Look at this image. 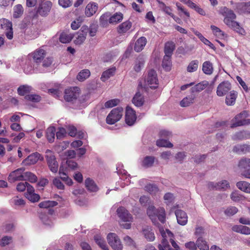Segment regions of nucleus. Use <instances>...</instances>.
Returning <instances> with one entry per match:
<instances>
[{
	"label": "nucleus",
	"instance_id": "3",
	"mask_svg": "<svg viewBox=\"0 0 250 250\" xmlns=\"http://www.w3.org/2000/svg\"><path fill=\"white\" fill-rule=\"evenodd\" d=\"M248 116L249 114L247 110H244L240 114L237 115L232 120V121H234V123L231 125L230 127L233 128L237 126L250 125V119H246Z\"/></svg>",
	"mask_w": 250,
	"mask_h": 250
},
{
	"label": "nucleus",
	"instance_id": "60",
	"mask_svg": "<svg viewBox=\"0 0 250 250\" xmlns=\"http://www.w3.org/2000/svg\"><path fill=\"white\" fill-rule=\"evenodd\" d=\"M10 136L12 138V142L14 143H18L22 138L24 137L25 134L23 132H21L18 134L17 133H12Z\"/></svg>",
	"mask_w": 250,
	"mask_h": 250
},
{
	"label": "nucleus",
	"instance_id": "62",
	"mask_svg": "<svg viewBox=\"0 0 250 250\" xmlns=\"http://www.w3.org/2000/svg\"><path fill=\"white\" fill-rule=\"evenodd\" d=\"M238 209L235 207H229L224 211L225 214L229 216H232L238 212Z\"/></svg>",
	"mask_w": 250,
	"mask_h": 250
},
{
	"label": "nucleus",
	"instance_id": "46",
	"mask_svg": "<svg viewBox=\"0 0 250 250\" xmlns=\"http://www.w3.org/2000/svg\"><path fill=\"white\" fill-rule=\"evenodd\" d=\"M166 213L165 209L163 207L157 208V219L162 223L166 222Z\"/></svg>",
	"mask_w": 250,
	"mask_h": 250
},
{
	"label": "nucleus",
	"instance_id": "18",
	"mask_svg": "<svg viewBox=\"0 0 250 250\" xmlns=\"http://www.w3.org/2000/svg\"><path fill=\"white\" fill-rule=\"evenodd\" d=\"M159 231L161 233V236L162 237V233L161 230H164L163 231L166 233V241H167V242H168V240H169L171 242L172 246L176 249L175 250H179V247L178 245L176 244V243L173 240L172 238L173 236V235L172 233L168 229H164L162 227H159ZM169 244V243H168Z\"/></svg>",
	"mask_w": 250,
	"mask_h": 250
},
{
	"label": "nucleus",
	"instance_id": "11",
	"mask_svg": "<svg viewBox=\"0 0 250 250\" xmlns=\"http://www.w3.org/2000/svg\"><path fill=\"white\" fill-rule=\"evenodd\" d=\"M123 110H111L106 117V121L108 124L113 125L120 120L122 116Z\"/></svg>",
	"mask_w": 250,
	"mask_h": 250
},
{
	"label": "nucleus",
	"instance_id": "45",
	"mask_svg": "<svg viewBox=\"0 0 250 250\" xmlns=\"http://www.w3.org/2000/svg\"><path fill=\"white\" fill-rule=\"evenodd\" d=\"M90 75V72L88 69H83L78 73L77 79L80 82H83L87 79Z\"/></svg>",
	"mask_w": 250,
	"mask_h": 250
},
{
	"label": "nucleus",
	"instance_id": "8",
	"mask_svg": "<svg viewBox=\"0 0 250 250\" xmlns=\"http://www.w3.org/2000/svg\"><path fill=\"white\" fill-rule=\"evenodd\" d=\"M25 168L21 167L11 172L8 177L9 182L13 183L17 181H23Z\"/></svg>",
	"mask_w": 250,
	"mask_h": 250
},
{
	"label": "nucleus",
	"instance_id": "34",
	"mask_svg": "<svg viewBox=\"0 0 250 250\" xmlns=\"http://www.w3.org/2000/svg\"><path fill=\"white\" fill-rule=\"evenodd\" d=\"M155 157L154 156H147L142 161L141 165L145 168H148L152 166L154 163Z\"/></svg>",
	"mask_w": 250,
	"mask_h": 250
},
{
	"label": "nucleus",
	"instance_id": "33",
	"mask_svg": "<svg viewBox=\"0 0 250 250\" xmlns=\"http://www.w3.org/2000/svg\"><path fill=\"white\" fill-rule=\"evenodd\" d=\"M87 32L82 30L77 34V36L74 40V43L77 45L82 44L86 39Z\"/></svg>",
	"mask_w": 250,
	"mask_h": 250
},
{
	"label": "nucleus",
	"instance_id": "35",
	"mask_svg": "<svg viewBox=\"0 0 250 250\" xmlns=\"http://www.w3.org/2000/svg\"><path fill=\"white\" fill-rule=\"evenodd\" d=\"M208 85V82L206 81H202L191 88L192 92H199L206 88Z\"/></svg>",
	"mask_w": 250,
	"mask_h": 250
},
{
	"label": "nucleus",
	"instance_id": "57",
	"mask_svg": "<svg viewBox=\"0 0 250 250\" xmlns=\"http://www.w3.org/2000/svg\"><path fill=\"white\" fill-rule=\"evenodd\" d=\"M230 198L234 202H239L244 200V197L240 194L238 191H234L231 193Z\"/></svg>",
	"mask_w": 250,
	"mask_h": 250
},
{
	"label": "nucleus",
	"instance_id": "2",
	"mask_svg": "<svg viewBox=\"0 0 250 250\" xmlns=\"http://www.w3.org/2000/svg\"><path fill=\"white\" fill-rule=\"evenodd\" d=\"M116 211L118 216L120 218V226L125 229H130L131 223L133 220L132 215L123 207L119 208Z\"/></svg>",
	"mask_w": 250,
	"mask_h": 250
},
{
	"label": "nucleus",
	"instance_id": "23",
	"mask_svg": "<svg viewBox=\"0 0 250 250\" xmlns=\"http://www.w3.org/2000/svg\"><path fill=\"white\" fill-rule=\"evenodd\" d=\"M238 96V92L235 90H231L226 96L225 103L228 105H233L235 104Z\"/></svg>",
	"mask_w": 250,
	"mask_h": 250
},
{
	"label": "nucleus",
	"instance_id": "29",
	"mask_svg": "<svg viewBox=\"0 0 250 250\" xmlns=\"http://www.w3.org/2000/svg\"><path fill=\"white\" fill-rule=\"evenodd\" d=\"M202 71L206 75H211L213 72L212 63L208 61L204 62L202 64Z\"/></svg>",
	"mask_w": 250,
	"mask_h": 250
},
{
	"label": "nucleus",
	"instance_id": "5",
	"mask_svg": "<svg viewBox=\"0 0 250 250\" xmlns=\"http://www.w3.org/2000/svg\"><path fill=\"white\" fill-rule=\"evenodd\" d=\"M80 93V88L77 86L66 88L64 92V99L68 102H72L77 99Z\"/></svg>",
	"mask_w": 250,
	"mask_h": 250
},
{
	"label": "nucleus",
	"instance_id": "56",
	"mask_svg": "<svg viewBox=\"0 0 250 250\" xmlns=\"http://www.w3.org/2000/svg\"><path fill=\"white\" fill-rule=\"evenodd\" d=\"M24 98L33 103L39 102L41 100V97L37 94H28L25 96Z\"/></svg>",
	"mask_w": 250,
	"mask_h": 250
},
{
	"label": "nucleus",
	"instance_id": "30",
	"mask_svg": "<svg viewBox=\"0 0 250 250\" xmlns=\"http://www.w3.org/2000/svg\"><path fill=\"white\" fill-rule=\"evenodd\" d=\"M162 66L166 71H169L172 67L171 57L165 55L164 56Z\"/></svg>",
	"mask_w": 250,
	"mask_h": 250
},
{
	"label": "nucleus",
	"instance_id": "58",
	"mask_svg": "<svg viewBox=\"0 0 250 250\" xmlns=\"http://www.w3.org/2000/svg\"><path fill=\"white\" fill-rule=\"evenodd\" d=\"M120 100L118 99H114L110 100L104 104V106L106 108H112L119 104Z\"/></svg>",
	"mask_w": 250,
	"mask_h": 250
},
{
	"label": "nucleus",
	"instance_id": "48",
	"mask_svg": "<svg viewBox=\"0 0 250 250\" xmlns=\"http://www.w3.org/2000/svg\"><path fill=\"white\" fill-rule=\"evenodd\" d=\"M94 240L96 243L104 250H108V247L105 241L100 236L96 235L94 236Z\"/></svg>",
	"mask_w": 250,
	"mask_h": 250
},
{
	"label": "nucleus",
	"instance_id": "50",
	"mask_svg": "<svg viewBox=\"0 0 250 250\" xmlns=\"http://www.w3.org/2000/svg\"><path fill=\"white\" fill-rule=\"evenodd\" d=\"M37 177L31 172H25L24 173L23 181L28 180L31 183H35L37 181Z\"/></svg>",
	"mask_w": 250,
	"mask_h": 250
},
{
	"label": "nucleus",
	"instance_id": "42",
	"mask_svg": "<svg viewBox=\"0 0 250 250\" xmlns=\"http://www.w3.org/2000/svg\"><path fill=\"white\" fill-rule=\"evenodd\" d=\"M199 64V62L197 60L191 61L187 67V71L189 73L196 71L198 68Z\"/></svg>",
	"mask_w": 250,
	"mask_h": 250
},
{
	"label": "nucleus",
	"instance_id": "44",
	"mask_svg": "<svg viewBox=\"0 0 250 250\" xmlns=\"http://www.w3.org/2000/svg\"><path fill=\"white\" fill-rule=\"evenodd\" d=\"M32 87L27 85H21L18 88V93L21 96H26L32 90Z\"/></svg>",
	"mask_w": 250,
	"mask_h": 250
},
{
	"label": "nucleus",
	"instance_id": "37",
	"mask_svg": "<svg viewBox=\"0 0 250 250\" xmlns=\"http://www.w3.org/2000/svg\"><path fill=\"white\" fill-rule=\"evenodd\" d=\"M55 133L56 129L54 126H50L46 129V136L47 139L50 143H52L54 142Z\"/></svg>",
	"mask_w": 250,
	"mask_h": 250
},
{
	"label": "nucleus",
	"instance_id": "49",
	"mask_svg": "<svg viewBox=\"0 0 250 250\" xmlns=\"http://www.w3.org/2000/svg\"><path fill=\"white\" fill-rule=\"evenodd\" d=\"M238 166L241 169H245L250 167V159L247 158H242L239 161Z\"/></svg>",
	"mask_w": 250,
	"mask_h": 250
},
{
	"label": "nucleus",
	"instance_id": "15",
	"mask_svg": "<svg viewBox=\"0 0 250 250\" xmlns=\"http://www.w3.org/2000/svg\"><path fill=\"white\" fill-rule=\"evenodd\" d=\"M46 51L43 49H38L31 53V56L34 62L37 63H40L44 59L46 56Z\"/></svg>",
	"mask_w": 250,
	"mask_h": 250
},
{
	"label": "nucleus",
	"instance_id": "28",
	"mask_svg": "<svg viewBox=\"0 0 250 250\" xmlns=\"http://www.w3.org/2000/svg\"><path fill=\"white\" fill-rule=\"evenodd\" d=\"M145 62V60L143 56H139L135 62V64L133 67V69L136 72L141 71L142 68L144 67Z\"/></svg>",
	"mask_w": 250,
	"mask_h": 250
},
{
	"label": "nucleus",
	"instance_id": "55",
	"mask_svg": "<svg viewBox=\"0 0 250 250\" xmlns=\"http://www.w3.org/2000/svg\"><path fill=\"white\" fill-rule=\"evenodd\" d=\"M157 2L159 3V7L166 14L172 16L173 14L172 13V10L170 7L167 6L163 2H160L157 0Z\"/></svg>",
	"mask_w": 250,
	"mask_h": 250
},
{
	"label": "nucleus",
	"instance_id": "24",
	"mask_svg": "<svg viewBox=\"0 0 250 250\" xmlns=\"http://www.w3.org/2000/svg\"><path fill=\"white\" fill-rule=\"evenodd\" d=\"M175 49V43L174 42L171 41L166 42L164 46L165 55L171 57Z\"/></svg>",
	"mask_w": 250,
	"mask_h": 250
},
{
	"label": "nucleus",
	"instance_id": "54",
	"mask_svg": "<svg viewBox=\"0 0 250 250\" xmlns=\"http://www.w3.org/2000/svg\"><path fill=\"white\" fill-rule=\"evenodd\" d=\"M194 97L188 96L184 98L180 102V105L183 107H186L193 103Z\"/></svg>",
	"mask_w": 250,
	"mask_h": 250
},
{
	"label": "nucleus",
	"instance_id": "10",
	"mask_svg": "<svg viewBox=\"0 0 250 250\" xmlns=\"http://www.w3.org/2000/svg\"><path fill=\"white\" fill-rule=\"evenodd\" d=\"M147 85L151 89L156 88V71L154 68H150L146 79Z\"/></svg>",
	"mask_w": 250,
	"mask_h": 250
},
{
	"label": "nucleus",
	"instance_id": "31",
	"mask_svg": "<svg viewBox=\"0 0 250 250\" xmlns=\"http://www.w3.org/2000/svg\"><path fill=\"white\" fill-rule=\"evenodd\" d=\"M115 67H112L104 71L101 77V81L103 82H105L109 78L113 76L115 74Z\"/></svg>",
	"mask_w": 250,
	"mask_h": 250
},
{
	"label": "nucleus",
	"instance_id": "47",
	"mask_svg": "<svg viewBox=\"0 0 250 250\" xmlns=\"http://www.w3.org/2000/svg\"><path fill=\"white\" fill-rule=\"evenodd\" d=\"M197 247L200 250H209V247L206 242L201 237H199L196 241Z\"/></svg>",
	"mask_w": 250,
	"mask_h": 250
},
{
	"label": "nucleus",
	"instance_id": "64",
	"mask_svg": "<svg viewBox=\"0 0 250 250\" xmlns=\"http://www.w3.org/2000/svg\"><path fill=\"white\" fill-rule=\"evenodd\" d=\"M40 217L44 225L49 226L52 225V222L47 215L42 214Z\"/></svg>",
	"mask_w": 250,
	"mask_h": 250
},
{
	"label": "nucleus",
	"instance_id": "51",
	"mask_svg": "<svg viewBox=\"0 0 250 250\" xmlns=\"http://www.w3.org/2000/svg\"><path fill=\"white\" fill-rule=\"evenodd\" d=\"M58 205V203L54 201H45L43 202H41L39 206L41 208H49L51 207H53Z\"/></svg>",
	"mask_w": 250,
	"mask_h": 250
},
{
	"label": "nucleus",
	"instance_id": "61",
	"mask_svg": "<svg viewBox=\"0 0 250 250\" xmlns=\"http://www.w3.org/2000/svg\"><path fill=\"white\" fill-rule=\"evenodd\" d=\"M188 6L192 9H194L196 11H197L201 15H205L206 14L205 11L202 8L197 5L192 1L190 2Z\"/></svg>",
	"mask_w": 250,
	"mask_h": 250
},
{
	"label": "nucleus",
	"instance_id": "25",
	"mask_svg": "<svg viewBox=\"0 0 250 250\" xmlns=\"http://www.w3.org/2000/svg\"><path fill=\"white\" fill-rule=\"evenodd\" d=\"M132 27V22L126 21L120 24L117 27V32L119 34H124L128 31Z\"/></svg>",
	"mask_w": 250,
	"mask_h": 250
},
{
	"label": "nucleus",
	"instance_id": "52",
	"mask_svg": "<svg viewBox=\"0 0 250 250\" xmlns=\"http://www.w3.org/2000/svg\"><path fill=\"white\" fill-rule=\"evenodd\" d=\"M157 146L171 148L173 147V145L172 143L167 141V139H160L157 140Z\"/></svg>",
	"mask_w": 250,
	"mask_h": 250
},
{
	"label": "nucleus",
	"instance_id": "36",
	"mask_svg": "<svg viewBox=\"0 0 250 250\" xmlns=\"http://www.w3.org/2000/svg\"><path fill=\"white\" fill-rule=\"evenodd\" d=\"M132 103L137 107H140L143 104L144 99L139 92H137L133 98Z\"/></svg>",
	"mask_w": 250,
	"mask_h": 250
},
{
	"label": "nucleus",
	"instance_id": "63",
	"mask_svg": "<svg viewBox=\"0 0 250 250\" xmlns=\"http://www.w3.org/2000/svg\"><path fill=\"white\" fill-rule=\"evenodd\" d=\"M25 196L29 200L32 202L38 201L40 198L39 194L35 193L31 194H26Z\"/></svg>",
	"mask_w": 250,
	"mask_h": 250
},
{
	"label": "nucleus",
	"instance_id": "7",
	"mask_svg": "<svg viewBox=\"0 0 250 250\" xmlns=\"http://www.w3.org/2000/svg\"><path fill=\"white\" fill-rule=\"evenodd\" d=\"M0 26L4 30L7 38L9 40L12 39L13 38V32L12 22L8 20L3 19L1 21Z\"/></svg>",
	"mask_w": 250,
	"mask_h": 250
},
{
	"label": "nucleus",
	"instance_id": "32",
	"mask_svg": "<svg viewBox=\"0 0 250 250\" xmlns=\"http://www.w3.org/2000/svg\"><path fill=\"white\" fill-rule=\"evenodd\" d=\"M85 185L87 189L91 192H96L99 189L94 181L90 178L85 180Z\"/></svg>",
	"mask_w": 250,
	"mask_h": 250
},
{
	"label": "nucleus",
	"instance_id": "26",
	"mask_svg": "<svg viewBox=\"0 0 250 250\" xmlns=\"http://www.w3.org/2000/svg\"><path fill=\"white\" fill-rule=\"evenodd\" d=\"M232 230L233 231L240 233L245 235L250 234V228L246 226L243 225H234L232 227Z\"/></svg>",
	"mask_w": 250,
	"mask_h": 250
},
{
	"label": "nucleus",
	"instance_id": "17",
	"mask_svg": "<svg viewBox=\"0 0 250 250\" xmlns=\"http://www.w3.org/2000/svg\"><path fill=\"white\" fill-rule=\"evenodd\" d=\"M125 123L129 126L134 124L137 116L135 110H125Z\"/></svg>",
	"mask_w": 250,
	"mask_h": 250
},
{
	"label": "nucleus",
	"instance_id": "21",
	"mask_svg": "<svg viewBox=\"0 0 250 250\" xmlns=\"http://www.w3.org/2000/svg\"><path fill=\"white\" fill-rule=\"evenodd\" d=\"M98 8V4L94 2H89L85 9V14L87 17H90L94 15Z\"/></svg>",
	"mask_w": 250,
	"mask_h": 250
},
{
	"label": "nucleus",
	"instance_id": "53",
	"mask_svg": "<svg viewBox=\"0 0 250 250\" xmlns=\"http://www.w3.org/2000/svg\"><path fill=\"white\" fill-rule=\"evenodd\" d=\"M23 12V8L21 5H16L14 8L13 17L15 18L20 17Z\"/></svg>",
	"mask_w": 250,
	"mask_h": 250
},
{
	"label": "nucleus",
	"instance_id": "43",
	"mask_svg": "<svg viewBox=\"0 0 250 250\" xmlns=\"http://www.w3.org/2000/svg\"><path fill=\"white\" fill-rule=\"evenodd\" d=\"M73 38V36L71 34H68L66 32H62L59 37V41L63 43H67L69 42Z\"/></svg>",
	"mask_w": 250,
	"mask_h": 250
},
{
	"label": "nucleus",
	"instance_id": "13",
	"mask_svg": "<svg viewBox=\"0 0 250 250\" xmlns=\"http://www.w3.org/2000/svg\"><path fill=\"white\" fill-rule=\"evenodd\" d=\"M52 6V3L50 0H44L40 5L38 12L41 16H46L50 11Z\"/></svg>",
	"mask_w": 250,
	"mask_h": 250
},
{
	"label": "nucleus",
	"instance_id": "38",
	"mask_svg": "<svg viewBox=\"0 0 250 250\" xmlns=\"http://www.w3.org/2000/svg\"><path fill=\"white\" fill-rule=\"evenodd\" d=\"M156 211L154 206H150L147 210V214L153 223L156 224Z\"/></svg>",
	"mask_w": 250,
	"mask_h": 250
},
{
	"label": "nucleus",
	"instance_id": "20",
	"mask_svg": "<svg viewBox=\"0 0 250 250\" xmlns=\"http://www.w3.org/2000/svg\"><path fill=\"white\" fill-rule=\"evenodd\" d=\"M175 214L176 216L177 222L179 224L184 226L188 222V216L187 213L181 209L175 210Z\"/></svg>",
	"mask_w": 250,
	"mask_h": 250
},
{
	"label": "nucleus",
	"instance_id": "40",
	"mask_svg": "<svg viewBox=\"0 0 250 250\" xmlns=\"http://www.w3.org/2000/svg\"><path fill=\"white\" fill-rule=\"evenodd\" d=\"M143 233L145 238L149 241H153L155 239V235L150 228L146 227L143 229Z\"/></svg>",
	"mask_w": 250,
	"mask_h": 250
},
{
	"label": "nucleus",
	"instance_id": "16",
	"mask_svg": "<svg viewBox=\"0 0 250 250\" xmlns=\"http://www.w3.org/2000/svg\"><path fill=\"white\" fill-rule=\"evenodd\" d=\"M232 151L239 154L250 153V145L246 144H237L233 147Z\"/></svg>",
	"mask_w": 250,
	"mask_h": 250
},
{
	"label": "nucleus",
	"instance_id": "4",
	"mask_svg": "<svg viewBox=\"0 0 250 250\" xmlns=\"http://www.w3.org/2000/svg\"><path fill=\"white\" fill-rule=\"evenodd\" d=\"M45 157L50 170L52 173H57L58 170L59 165L54 153L50 150L47 149L45 151Z\"/></svg>",
	"mask_w": 250,
	"mask_h": 250
},
{
	"label": "nucleus",
	"instance_id": "59",
	"mask_svg": "<svg viewBox=\"0 0 250 250\" xmlns=\"http://www.w3.org/2000/svg\"><path fill=\"white\" fill-rule=\"evenodd\" d=\"M210 28L212 30L214 35L218 38H222L224 36V32L218 27L215 25H211Z\"/></svg>",
	"mask_w": 250,
	"mask_h": 250
},
{
	"label": "nucleus",
	"instance_id": "27",
	"mask_svg": "<svg viewBox=\"0 0 250 250\" xmlns=\"http://www.w3.org/2000/svg\"><path fill=\"white\" fill-rule=\"evenodd\" d=\"M146 39L145 37H141L139 38L135 43V51L137 52L141 51L146 45Z\"/></svg>",
	"mask_w": 250,
	"mask_h": 250
},
{
	"label": "nucleus",
	"instance_id": "12",
	"mask_svg": "<svg viewBox=\"0 0 250 250\" xmlns=\"http://www.w3.org/2000/svg\"><path fill=\"white\" fill-rule=\"evenodd\" d=\"M234 9L240 14L250 13V1L235 4Z\"/></svg>",
	"mask_w": 250,
	"mask_h": 250
},
{
	"label": "nucleus",
	"instance_id": "9",
	"mask_svg": "<svg viewBox=\"0 0 250 250\" xmlns=\"http://www.w3.org/2000/svg\"><path fill=\"white\" fill-rule=\"evenodd\" d=\"M231 89V84L229 81H224L217 87L216 94L219 97L225 95Z\"/></svg>",
	"mask_w": 250,
	"mask_h": 250
},
{
	"label": "nucleus",
	"instance_id": "6",
	"mask_svg": "<svg viewBox=\"0 0 250 250\" xmlns=\"http://www.w3.org/2000/svg\"><path fill=\"white\" fill-rule=\"evenodd\" d=\"M109 245L114 250H122L123 246L120 239L115 233H109L107 236Z\"/></svg>",
	"mask_w": 250,
	"mask_h": 250
},
{
	"label": "nucleus",
	"instance_id": "22",
	"mask_svg": "<svg viewBox=\"0 0 250 250\" xmlns=\"http://www.w3.org/2000/svg\"><path fill=\"white\" fill-rule=\"evenodd\" d=\"M40 154L38 153H34L28 156L22 161V164L25 166H30L36 164L40 159Z\"/></svg>",
	"mask_w": 250,
	"mask_h": 250
},
{
	"label": "nucleus",
	"instance_id": "41",
	"mask_svg": "<svg viewBox=\"0 0 250 250\" xmlns=\"http://www.w3.org/2000/svg\"><path fill=\"white\" fill-rule=\"evenodd\" d=\"M123 19V14L121 12H117L109 19V22L111 24H116L120 22Z\"/></svg>",
	"mask_w": 250,
	"mask_h": 250
},
{
	"label": "nucleus",
	"instance_id": "19",
	"mask_svg": "<svg viewBox=\"0 0 250 250\" xmlns=\"http://www.w3.org/2000/svg\"><path fill=\"white\" fill-rule=\"evenodd\" d=\"M250 139V132L242 130L235 132L231 136V139L233 141H242Z\"/></svg>",
	"mask_w": 250,
	"mask_h": 250
},
{
	"label": "nucleus",
	"instance_id": "14",
	"mask_svg": "<svg viewBox=\"0 0 250 250\" xmlns=\"http://www.w3.org/2000/svg\"><path fill=\"white\" fill-rule=\"evenodd\" d=\"M208 186V188L215 190H226L229 188V184L227 180H222L218 183L209 182Z\"/></svg>",
	"mask_w": 250,
	"mask_h": 250
},
{
	"label": "nucleus",
	"instance_id": "1",
	"mask_svg": "<svg viewBox=\"0 0 250 250\" xmlns=\"http://www.w3.org/2000/svg\"><path fill=\"white\" fill-rule=\"evenodd\" d=\"M219 12L224 17V22L226 25L233 29L238 34L242 35H245V30L240 26L238 22L234 21L236 16L232 10L224 6L220 8Z\"/></svg>",
	"mask_w": 250,
	"mask_h": 250
},
{
	"label": "nucleus",
	"instance_id": "39",
	"mask_svg": "<svg viewBox=\"0 0 250 250\" xmlns=\"http://www.w3.org/2000/svg\"><path fill=\"white\" fill-rule=\"evenodd\" d=\"M236 187L244 192L250 193V184L247 182H238L236 183Z\"/></svg>",
	"mask_w": 250,
	"mask_h": 250
}]
</instances>
